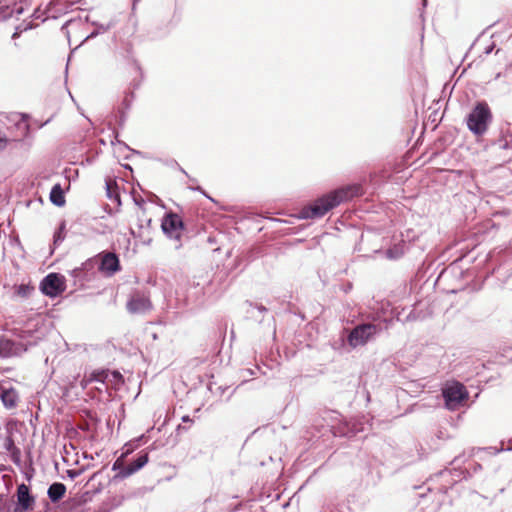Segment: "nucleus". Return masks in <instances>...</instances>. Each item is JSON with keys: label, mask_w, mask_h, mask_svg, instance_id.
I'll list each match as a JSON object with an SVG mask.
<instances>
[{"label": "nucleus", "mask_w": 512, "mask_h": 512, "mask_svg": "<svg viewBox=\"0 0 512 512\" xmlns=\"http://www.w3.org/2000/svg\"><path fill=\"white\" fill-rule=\"evenodd\" d=\"M30 509H24L22 505H16L12 512H28Z\"/></svg>", "instance_id": "obj_26"}, {"label": "nucleus", "mask_w": 512, "mask_h": 512, "mask_svg": "<svg viewBox=\"0 0 512 512\" xmlns=\"http://www.w3.org/2000/svg\"><path fill=\"white\" fill-rule=\"evenodd\" d=\"M66 289L65 278L57 273H50L40 283V290L51 298L62 294Z\"/></svg>", "instance_id": "obj_5"}, {"label": "nucleus", "mask_w": 512, "mask_h": 512, "mask_svg": "<svg viewBox=\"0 0 512 512\" xmlns=\"http://www.w3.org/2000/svg\"><path fill=\"white\" fill-rule=\"evenodd\" d=\"M33 17H34V18H37V19L41 17V15L39 14V10H35V11H34V13H33Z\"/></svg>", "instance_id": "obj_30"}, {"label": "nucleus", "mask_w": 512, "mask_h": 512, "mask_svg": "<svg viewBox=\"0 0 512 512\" xmlns=\"http://www.w3.org/2000/svg\"><path fill=\"white\" fill-rule=\"evenodd\" d=\"M65 239V223L62 222L58 230L54 233L53 244L54 246L59 245Z\"/></svg>", "instance_id": "obj_20"}, {"label": "nucleus", "mask_w": 512, "mask_h": 512, "mask_svg": "<svg viewBox=\"0 0 512 512\" xmlns=\"http://www.w3.org/2000/svg\"><path fill=\"white\" fill-rule=\"evenodd\" d=\"M181 429H185V427H183V426L179 425V426H178V428H177V430H181Z\"/></svg>", "instance_id": "obj_33"}, {"label": "nucleus", "mask_w": 512, "mask_h": 512, "mask_svg": "<svg viewBox=\"0 0 512 512\" xmlns=\"http://www.w3.org/2000/svg\"><path fill=\"white\" fill-rule=\"evenodd\" d=\"M188 187L192 190H197V191H200L201 193L205 194V192L202 190V188L200 186L193 187L192 185H189Z\"/></svg>", "instance_id": "obj_29"}, {"label": "nucleus", "mask_w": 512, "mask_h": 512, "mask_svg": "<svg viewBox=\"0 0 512 512\" xmlns=\"http://www.w3.org/2000/svg\"><path fill=\"white\" fill-rule=\"evenodd\" d=\"M34 498L30 495L29 488L21 484L17 488V504L22 505L24 509H33Z\"/></svg>", "instance_id": "obj_14"}, {"label": "nucleus", "mask_w": 512, "mask_h": 512, "mask_svg": "<svg viewBox=\"0 0 512 512\" xmlns=\"http://www.w3.org/2000/svg\"><path fill=\"white\" fill-rule=\"evenodd\" d=\"M65 492L66 486L63 483L55 482L49 486L47 494L49 499L55 503L63 498Z\"/></svg>", "instance_id": "obj_16"}, {"label": "nucleus", "mask_w": 512, "mask_h": 512, "mask_svg": "<svg viewBox=\"0 0 512 512\" xmlns=\"http://www.w3.org/2000/svg\"><path fill=\"white\" fill-rule=\"evenodd\" d=\"M367 323L355 326L349 333L347 341L350 346L356 348L374 340L380 333L387 331L393 324V318L382 317L380 313H372L367 316Z\"/></svg>", "instance_id": "obj_2"}, {"label": "nucleus", "mask_w": 512, "mask_h": 512, "mask_svg": "<svg viewBox=\"0 0 512 512\" xmlns=\"http://www.w3.org/2000/svg\"><path fill=\"white\" fill-rule=\"evenodd\" d=\"M258 309H259L260 311H262V312H263V311H266V308H265V307H263V306L258 307Z\"/></svg>", "instance_id": "obj_32"}, {"label": "nucleus", "mask_w": 512, "mask_h": 512, "mask_svg": "<svg viewBox=\"0 0 512 512\" xmlns=\"http://www.w3.org/2000/svg\"><path fill=\"white\" fill-rule=\"evenodd\" d=\"M493 120L489 105L485 101L477 102L466 116V125L469 131L479 137L486 134Z\"/></svg>", "instance_id": "obj_3"}, {"label": "nucleus", "mask_w": 512, "mask_h": 512, "mask_svg": "<svg viewBox=\"0 0 512 512\" xmlns=\"http://www.w3.org/2000/svg\"><path fill=\"white\" fill-rule=\"evenodd\" d=\"M106 186H107V195L109 198H112V193H111V183L110 182H107L106 183Z\"/></svg>", "instance_id": "obj_28"}, {"label": "nucleus", "mask_w": 512, "mask_h": 512, "mask_svg": "<svg viewBox=\"0 0 512 512\" xmlns=\"http://www.w3.org/2000/svg\"><path fill=\"white\" fill-rule=\"evenodd\" d=\"M24 11V6L22 3L17 4L14 3L12 6L9 4L0 6V21L6 20L14 14L20 15Z\"/></svg>", "instance_id": "obj_15"}, {"label": "nucleus", "mask_w": 512, "mask_h": 512, "mask_svg": "<svg viewBox=\"0 0 512 512\" xmlns=\"http://www.w3.org/2000/svg\"><path fill=\"white\" fill-rule=\"evenodd\" d=\"M13 289L14 295L22 299L28 298L34 291V287L30 284L15 285Z\"/></svg>", "instance_id": "obj_19"}, {"label": "nucleus", "mask_w": 512, "mask_h": 512, "mask_svg": "<svg viewBox=\"0 0 512 512\" xmlns=\"http://www.w3.org/2000/svg\"><path fill=\"white\" fill-rule=\"evenodd\" d=\"M148 453L140 454L133 462L122 467L118 472L117 476L120 478H127L143 468L148 462Z\"/></svg>", "instance_id": "obj_12"}, {"label": "nucleus", "mask_w": 512, "mask_h": 512, "mask_svg": "<svg viewBox=\"0 0 512 512\" xmlns=\"http://www.w3.org/2000/svg\"><path fill=\"white\" fill-rule=\"evenodd\" d=\"M100 382L105 385L114 384L117 385L122 383V375L118 371H96L93 372L88 380L85 381V384L82 382L83 386H85L88 382Z\"/></svg>", "instance_id": "obj_9"}, {"label": "nucleus", "mask_w": 512, "mask_h": 512, "mask_svg": "<svg viewBox=\"0 0 512 512\" xmlns=\"http://www.w3.org/2000/svg\"><path fill=\"white\" fill-rule=\"evenodd\" d=\"M27 350L22 342H16L4 336L0 337V357L9 358L19 356Z\"/></svg>", "instance_id": "obj_8"}, {"label": "nucleus", "mask_w": 512, "mask_h": 512, "mask_svg": "<svg viewBox=\"0 0 512 512\" xmlns=\"http://www.w3.org/2000/svg\"><path fill=\"white\" fill-rule=\"evenodd\" d=\"M358 186H347L336 189L314 201V203L303 207L299 212L302 219H317L323 217L331 209L342 202L352 199L359 193Z\"/></svg>", "instance_id": "obj_1"}, {"label": "nucleus", "mask_w": 512, "mask_h": 512, "mask_svg": "<svg viewBox=\"0 0 512 512\" xmlns=\"http://www.w3.org/2000/svg\"><path fill=\"white\" fill-rule=\"evenodd\" d=\"M95 25L97 26V30L92 32L87 38L94 37L95 35H97L99 33H104L112 27L111 22L106 23V24H99V25L95 23Z\"/></svg>", "instance_id": "obj_21"}, {"label": "nucleus", "mask_w": 512, "mask_h": 512, "mask_svg": "<svg viewBox=\"0 0 512 512\" xmlns=\"http://www.w3.org/2000/svg\"><path fill=\"white\" fill-rule=\"evenodd\" d=\"M8 139L0 135V150L4 149L7 145Z\"/></svg>", "instance_id": "obj_25"}, {"label": "nucleus", "mask_w": 512, "mask_h": 512, "mask_svg": "<svg viewBox=\"0 0 512 512\" xmlns=\"http://www.w3.org/2000/svg\"><path fill=\"white\" fill-rule=\"evenodd\" d=\"M182 422L183 423H192L193 420L188 416V415H185L181 418Z\"/></svg>", "instance_id": "obj_27"}, {"label": "nucleus", "mask_w": 512, "mask_h": 512, "mask_svg": "<svg viewBox=\"0 0 512 512\" xmlns=\"http://www.w3.org/2000/svg\"><path fill=\"white\" fill-rule=\"evenodd\" d=\"M99 271L105 276L111 277L121 270L118 256L113 252H104L99 254Z\"/></svg>", "instance_id": "obj_7"}, {"label": "nucleus", "mask_w": 512, "mask_h": 512, "mask_svg": "<svg viewBox=\"0 0 512 512\" xmlns=\"http://www.w3.org/2000/svg\"><path fill=\"white\" fill-rule=\"evenodd\" d=\"M33 28V25L31 22L29 23H26V24H22V25H19L16 27V30L14 32V34L12 35V38L15 39L16 37H18L23 31H26L28 29H31Z\"/></svg>", "instance_id": "obj_22"}, {"label": "nucleus", "mask_w": 512, "mask_h": 512, "mask_svg": "<svg viewBox=\"0 0 512 512\" xmlns=\"http://www.w3.org/2000/svg\"><path fill=\"white\" fill-rule=\"evenodd\" d=\"M163 233L170 239L176 240V249H179L181 244V236L184 230V224L181 217L173 212L167 213L161 223Z\"/></svg>", "instance_id": "obj_4"}, {"label": "nucleus", "mask_w": 512, "mask_h": 512, "mask_svg": "<svg viewBox=\"0 0 512 512\" xmlns=\"http://www.w3.org/2000/svg\"><path fill=\"white\" fill-rule=\"evenodd\" d=\"M119 465V459L113 464V470H116Z\"/></svg>", "instance_id": "obj_31"}, {"label": "nucleus", "mask_w": 512, "mask_h": 512, "mask_svg": "<svg viewBox=\"0 0 512 512\" xmlns=\"http://www.w3.org/2000/svg\"><path fill=\"white\" fill-rule=\"evenodd\" d=\"M7 120L12 123L11 126H8V129H14L15 135L14 139L24 137L29 130V125L24 118V115L20 113H11L6 116Z\"/></svg>", "instance_id": "obj_11"}, {"label": "nucleus", "mask_w": 512, "mask_h": 512, "mask_svg": "<svg viewBox=\"0 0 512 512\" xmlns=\"http://www.w3.org/2000/svg\"><path fill=\"white\" fill-rule=\"evenodd\" d=\"M50 201L58 207H62L65 204V197L60 184H55L52 187Z\"/></svg>", "instance_id": "obj_17"}, {"label": "nucleus", "mask_w": 512, "mask_h": 512, "mask_svg": "<svg viewBox=\"0 0 512 512\" xmlns=\"http://www.w3.org/2000/svg\"><path fill=\"white\" fill-rule=\"evenodd\" d=\"M405 252V242L400 241L397 244L393 245L391 248L386 250V257L389 259H398L400 258Z\"/></svg>", "instance_id": "obj_18"}, {"label": "nucleus", "mask_w": 512, "mask_h": 512, "mask_svg": "<svg viewBox=\"0 0 512 512\" xmlns=\"http://www.w3.org/2000/svg\"><path fill=\"white\" fill-rule=\"evenodd\" d=\"M496 144L498 148L502 150H508L512 148V140H508L506 137L499 139Z\"/></svg>", "instance_id": "obj_23"}, {"label": "nucleus", "mask_w": 512, "mask_h": 512, "mask_svg": "<svg viewBox=\"0 0 512 512\" xmlns=\"http://www.w3.org/2000/svg\"><path fill=\"white\" fill-rule=\"evenodd\" d=\"M0 399L7 409H12L17 406L19 396L15 389L0 387Z\"/></svg>", "instance_id": "obj_13"}, {"label": "nucleus", "mask_w": 512, "mask_h": 512, "mask_svg": "<svg viewBox=\"0 0 512 512\" xmlns=\"http://www.w3.org/2000/svg\"><path fill=\"white\" fill-rule=\"evenodd\" d=\"M150 309L151 302L145 295L135 294L127 302V310L132 314L145 313Z\"/></svg>", "instance_id": "obj_10"}, {"label": "nucleus", "mask_w": 512, "mask_h": 512, "mask_svg": "<svg viewBox=\"0 0 512 512\" xmlns=\"http://www.w3.org/2000/svg\"><path fill=\"white\" fill-rule=\"evenodd\" d=\"M67 474L68 476L71 478V479H74L76 477H78L80 475V471H77V470H68L67 471Z\"/></svg>", "instance_id": "obj_24"}, {"label": "nucleus", "mask_w": 512, "mask_h": 512, "mask_svg": "<svg viewBox=\"0 0 512 512\" xmlns=\"http://www.w3.org/2000/svg\"><path fill=\"white\" fill-rule=\"evenodd\" d=\"M445 405L449 410L457 409L467 397L464 385L456 382L443 389Z\"/></svg>", "instance_id": "obj_6"}]
</instances>
